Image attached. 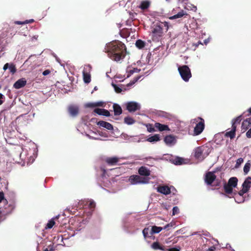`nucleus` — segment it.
I'll return each mask as SVG.
<instances>
[{
	"mask_svg": "<svg viewBox=\"0 0 251 251\" xmlns=\"http://www.w3.org/2000/svg\"><path fill=\"white\" fill-rule=\"evenodd\" d=\"M169 29L168 23L166 22H157L151 26V33L153 37H161L164 32Z\"/></svg>",
	"mask_w": 251,
	"mask_h": 251,
	"instance_id": "2",
	"label": "nucleus"
},
{
	"mask_svg": "<svg viewBox=\"0 0 251 251\" xmlns=\"http://www.w3.org/2000/svg\"><path fill=\"white\" fill-rule=\"evenodd\" d=\"M149 230V228L148 227H146L143 230L142 232H143L144 237L145 239L147 238L148 237L150 236L149 235V233H148Z\"/></svg>",
	"mask_w": 251,
	"mask_h": 251,
	"instance_id": "40",
	"label": "nucleus"
},
{
	"mask_svg": "<svg viewBox=\"0 0 251 251\" xmlns=\"http://www.w3.org/2000/svg\"><path fill=\"white\" fill-rule=\"evenodd\" d=\"M151 247L152 249L154 250H160L162 251H166V248L164 246L161 245L158 242H153Z\"/></svg>",
	"mask_w": 251,
	"mask_h": 251,
	"instance_id": "18",
	"label": "nucleus"
},
{
	"mask_svg": "<svg viewBox=\"0 0 251 251\" xmlns=\"http://www.w3.org/2000/svg\"><path fill=\"white\" fill-rule=\"evenodd\" d=\"M87 107H95L97 106H101L100 102H96V103H87L85 105Z\"/></svg>",
	"mask_w": 251,
	"mask_h": 251,
	"instance_id": "36",
	"label": "nucleus"
},
{
	"mask_svg": "<svg viewBox=\"0 0 251 251\" xmlns=\"http://www.w3.org/2000/svg\"><path fill=\"white\" fill-rule=\"evenodd\" d=\"M50 73V71L49 70H46L43 72V75H47Z\"/></svg>",
	"mask_w": 251,
	"mask_h": 251,
	"instance_id": "53",
	"label": "nucleus"
},
{
	"mask_svg": "<svg viewBox=\"0 0 251 251\" xmlns=\"http://www.w3.org/2000/svg\"><path fill=\"white\" fill-rule=\"evenodd\" d=\"M220 181H219V182H217L216 183V184L215 185H214L216 186H220Z\"/></svg>",
	"mask_w": 251,
	"mask_h": 251,
	"instance_id": "63",
	"label": "nucleus"
},
{
	"mask_svg": "<svg viewBox=\"0 0 251 251\" xmlns=\"http://www.w3.org/2000/svg\"><path fill=\"white\" fill-rule=\"evenodd\" d=\"M164 141L167 145H173L176 142L175 137L171 135L166 136L164 138Z\"/></svg>",
	"mask_w": 251,
	"mask_h": 251,
	"instance_id": "16",
	"label": "nucleus"
},
{
	"mask_svg": "<svg viewBox=\"0 0 251 251\" xmlns=\"http://www.w3.org/2000/svg\"><path fill=\"white\" fill-rule=\"evenodd\" d=\"M91 71H92V67L90 65H89V64L85 65L84 66L82 73L91 74Z\"/></svg>",
	"mask_w": 251,
	"mask_h": 251,
	"instance_id": "31",
	"label": "nucleus"
},
{
	"mask_svg": "<svg viewBox=\"0 0 251 251\" xmlns=\"http://www.w3.org/2000/svg\"><path fill=\"white\" fill-rule=\"evenodd\" d=\"M9 207H10V210L9 212H7V214L11 213V212H12V210L14 209V208H15V206H14L13 204H10V205H9Z\"/></svg>",
	"mask_w": 251,
	"mask_h": 251,
	"instance_id": "51",
	"label": "nucleus"
},
{
	"mask_svg": "<svg viewBox=\"0 0 251 251\" xmlns=\"http://www.w3.org/2000/svg\"><path fill=\"white\" fill-rule=\"evenodd\" d=\"M5 99V97L3 95H2L1 93H0V105H1L3 102H4V99Z\"/></svg>",
	"mask_w": 251,
	"mask_h": 251,
	"instance_id": "47",
	"label": "nucleus"
},
{
	"mask_svg": "<svg viewBox=\"0 0 251 251\" xmlns=\"http://www.w3.org/2000/svg\"><path fill=\"white\" fill-rule=\"evenodd\" d=\"M251 177H248L247 178L243 183L242 184V188L249 191L251 187Z\"/></svg>",
	"mask_w": 251,
	"mask_h": 251,
	"instance_id": "21",
	"label": "nucleus"
},
{
	"mask_svg": "<svg viewBox=\"0 0 251 251\" xmlns=\"http://www.w3.org/2000/svg\"><path fill=\"white\" fill-rule=\"evenodd\" d=\"M154 127L157 128L160 131L169 130V128L167 125H163L159 123H155Z\"/></svg>",
	"mask_w": 251,
	"mask_h": 251,
	"instance_id": "20",
	"label": "nucleus"
},
{
	"mask_svg": "<svg viewBox=\"0 0 251 251\" xmlns=\"http://www.w3.org/2000/svg\"><path fill=\"white\" fill-rule=\"evenodd\" d=\"M215 250H216V248L213 246H212V247L209 248L207 250V251H214Z\"/></svg>",
	"mask_w": 251,
	"mask_h": 251,
	"instance_id": "55",
	"label": "nucleus"
},
{
	"mask_svg": "<svg viewBox=\"0 0 251 251\" xmlns=\"http://www.w3.org/2000/svg\"><path fill=\"white\" fill-rule=\"evenodd\" d=\"M138 172L140 176H148L151 175L150 170L145 166L140 167Z\"/></svg>",
	"mask_w": 251,
	"mask_h": 251,
	"instance_id": "11",
	"label": "nucleus"
},
{
	"mask_svg": "<svg viewBox=\"0 0 251 251\" xmlns=\"http://www.w3.org/2000/svg\"><path fill=\"white\" fill-rule=\"evenodd\" d=\"M235 201L238 203H241L244 201L243 197H239L238 196L235 198Z\"/></svg>",
	"mask_w": 251,
	"mask_h": 251,
	"instance_id": "46",
	"label": "nucleus"
},
{
	"mask_svg": "<svg viewBox=\"0 0 251 251\" xmlns=\"http://www.w3.org/2000/svg\"><path fill=\"white\" fill-rule=\"evenodd\" d=\"M115 115H120L122 113L121 107L118 104L114 103L113 105Z\"/></svg>",
	"mask_w": 251,
	"mask_h": 251,
	"instance_id": "22",
	"label": "nucleus"
},
{
	"mask_svg": "<svg viewBox=\"0 0 251 251\" xmlns=\"http://www.w3.org/2000/svg\"><path fill=\"white\" fill-rule=\"evenodd\" d=\"M211 149L208 146L202 145L194 150V156L198 160L202 161L211 152Z\"/></svg>",
	"mask_w": 251,
	"mask_h": 251,
	"instance_id": "3",
	"label": "nucleus"
},
{
	"mask_svg": "<svg viewBox=\"0 0 251 251\" xmlns=\"http://www.w3.org/2000/svg\"><path fill=\"white\" fill-rule=\"evenodd\" d=\"M244 160L242 158H238L236 161L235 168H238L243 162Z\"/></svg>",
	"mask_w": 251,
	"mask_h": 251,
	"instance_id": "43",
	"label": "nucleus"
},
{
	"mask_svg": "<svg viewBox=\"0 0 251 251\" xmlns=\"http://www.w3.org/2000/svg\"><path fill=\"white\" fill-rule=\"evenodd\" d=\"M97 124L100 126L104 127L109 130L113 129V126L111 124L103 121H100L97 122Z\"/></svg>",
	"mask_w": 251,
	"mask_h": 251,
	"instance_id": "13",
	"label": "nucleus"
},
{
	"mask_svg": "<svg viewBox=\"0 0 251 251\" xmlns=\"http://www.w3.org/2000/svg\"><path fill=\"white\" fill-rule=\"evenodd\" d=\"M251 126V118L244 120L242 124V130L244 131L247 130Z\"/></svg>",
	"mask_w": 251,
	"mask_h": 251,
	"instance_id": "14",
	"label": "nucleus"
},
{
	"mask_svg": "<svg viewBox=\"0 0 251 251\" xmlns=\"http://www.w3.org/2000/svg\"><path fill=\"white\" fill-rule=\"evenodd\" d=\"M160 140V135L159 134H155L153 136L149 137L147 139V141L149 142H154L159 141Z\"/></svg>",
	"mask_w": 251,
	"mask_h": 251,
	"instance_id": "27",
	"label": "nucleus"
},
{
	"mask_svg": "<svg viewBox=\"0 0 251 251\" xmlns=\"http://www.w3.org/2000/svg\"><path fill=\"white\" fill-rule=\"evenodd\" d=\"M9 65V63H6V64L4 65V66H3V70H4V71H6V70L8 68Z\"/></svg>",
	"mask_w": 251,
	"mask_h": 251,
	"instance_id": "56",
	"label": "nucleus"
},
{
	"mask_svg": "<svg viewBox=\"0 0 251 251\" xmlns=\"http://www.w3.org/2000/svg\"><path fill=\"white\" fill-rule=\"evenodd\" d=\"M225 136L227 137H229L231 139H232L235 136V132L233 131V130H232L229 131H227L225 133Z\"/></svg>",
	"mask_w": 251,
	"mask_h": 251,
	"instance_id": "34",
	"label": "nucleus"
},
{
	"mask_svg": "<svg viewBox=\"0 0 251 251\" xmlns=\"http://www.w3.org/2000/svg\"><path fill=\"white\" fill-rule=\"evenodd\" d=\"M55 224V222L53 220H51L48 223L46 228H51Z\"/></svg>",
	"mask_w": 251,
	"mask_h": 251,
	"instance_id": "39",
	"label": "nucleus"
},
{
	"mask_svg": "<svg viewBox=\"0 0 251 251\" xmlns=\"http://www.w3.org/2000/svg\"><path fill=\"white\" fill-rule=\"evenodd\" d=\"M119 158L117 157H107L105 159V162L109 165H115L119 162Z\"/></svg>",
	"mask_w": 251,
	"mask_h": 251,
	"instance_id": "15",
	"label": "nucleus"
},
{
	"mask_svg": "<svg viewBox=\"0 0 251 251\" xmlns=\"http://www.w3.org/2000/svg\"><path fill=\"white\" fill-rule=\"evenodd\" d=\"M15 23L16 24H18V25H23V24H25V21L24 22H21V21H16L15 22Z\"/></svg>",
	"mask_w": 251,
	"mask_h": 251,
	"instance_id": "58",
	"label": "nucleus"
},
{
	"mask_svg": "<svg viewBox=\"0 0 251 251\" xmlns=\"http://www.w3.org/2000/svg\"><path fill=\"white\" fill-rule=\"evenodd\" d=\"M150 5L151 2L149 0H143L141 2V3L138 7L142 10H146L150 7Z\"/></svg>",
	"mask_w": 251,
	"mask_h": 251,
	"instance_id": "17",
	"label": "nucleus"
},
{
	"mask_svg": "<svg viewBox=\"0 0 251 251\" xmlns=\"http://www.w3.org/2000/svg\"><path fill=\"white\" fill-rule=\"evenodd\" d=\"M112 86H113V87L115 91L117 93H120L122 92V89L121 88H120L119 87H118L116 84L112 83Z\"/></svg>",
	"mask_w": 251,
	"mask_h": 251,
	"instance_id": "38",
	"label": "nucleus"
},
{
	"mask_svg": "<svg viewBox=\"0 0 251 251\" xmlns=\"http://www.w3.org/2000/svg\"><path fill=\"white\" fill-rule=\"evenodd\" d=\"M178 71L181 78L185 82L188 81L192 76L190 69L187 65L178 67Z\"/></svg>",
	"mask_w": 251,
	"mask_h": 251,
	"instance_id": "5",
	"label": "nucleus"
},
{
	"mask_svg": "<svg viewBox=\"0 0 251 251\" xmlns=\"http://www.w3.org/2000/svg\"><path fill=\"white\" fill-rule=\"evenodd\" d=\"M135 45L138 48L141 49L145 47V43L143 41L139 39L136 41Z\"/></svg>",
	"mask_w": 251,
	"mask_h": 251,
	"instance_id": "30",
	"label": "nucleus"
},
{
	"mask_svg": "<svg viewBox=\"0 0 251 251\" xmlns=\"http://www.w3.org/2000/svg\"><path fill=\"white\" fill-rule=\"evenodd\" d=\"M169 226H172L170 225V224H167L163 228V229H167Z\"/></svg>",
	"mask_w": 251,
	"mask_h": 251,
	"instance_id": "60",
	"label": "nucleus"
},
{
	"mask_svg": "<svg viewBox=\"0 0 251 251\" xmlns=\"http://www.w3.org/2000/svg\"><path fill=\"white\" fill-rule=\"evenodd\" d=\"M4 199V193L3 192H0V203Z\"/></svg>",
	"mask_w": 251,
	"mask_h": 251,
	"instance_id": "50",
	"label": "nucleus"
},
{
	"mask_svg": "<svg viewBox=\"0 0 251 251\" xmlns=\"http://www.w3.org/2000/svg\"><path fill=\"white\" fill-rule=\"evenodd\" d=\"M68 110L70 115L73 117L76 116L78 113V108L75 106L71 105L69 106Z\"/></svg>",
	"mask_w": 251,
	"mask_h": 251,
	"instance_id": "19",
	"label": "nucleus"
},
{
	"mask_svg": "<svg viewBox=\"0 0 251 251\" xmlns=\"http://www.w3.org/2000/svg\"><path fill=\"white\" fill-rule=\"evenodd\" d=\"M34 21L33 19H30L29 20L25 21V24L32 23L34 22Z\"/></svg>",
	"mask_w": 251,
	"mask_h": 251,
	"instance_id": "57",
	"label": "nucleus"
},
{
	"mask_svg": "<svg viewBox=\"0 0 251 251\" xmlns=\"http://www.w3.org/2000/svg\"><path fill=\"white\" fill-rule=\"evenodd\" d=\"M238 179L236 177H232L230 178L228 181L227 184L232 186L233 187H236L237 185Z\"/></svg>",
	"mask_w": 251,
	"mask_h": 251,
	"instance_id": "24",
	"label": "nucleus"
},
{
	"mask_svg": "<svg viewBox=\"0 0 251 251\" xmlns=\"http://www.w3.org/2000/svg\"><path fill=\"white\" fill-rule=\"evenodd\" d=\"M242 115H240L236 117V118L233 119L232 120V123H235L236 125H239L241 121H242Z\"/></svg>",
	"mask_w": 251,
	"mask_h": 251,
	"instance_id": "37",
	"label": "nucleus"
},
{
	"mask_svg": "<svg viewBox=\"0 0 251 251\" xmlns=\"http://www.w3.org/2000/svg\"><path fill=\"white\" fill-rule=\"evenodd\" d=\"M150 127H148V130L150 132L155 131L154 127H152L151 125H149Z\"/></svg>",
	"mask_w": 251,
	"mask_h": 251,
	"instance_id": "48",
	"label": "nucleus"
},
{
	"mask_svg": "<svg viewBox=\"0 0 251 251\" xmlns=\"http://www.w3.org/2000/svg\"><path fill=\"white\" fill-rule=\"evenodd\" d=\"M132 69L134 71V73H139V71H140V70L138 69L137 68H133Z\"/></svg>",
	"mask_w": 251,
	"mask_h": 251,
	"instance_id": "59",
	"label": "nucleus"
},
{
	"mask_svg": "<svg viewBox=\"0 0 251 251\" xmlns=\"http://www.w3.org/2000/svg\"><path fill=\"white\" fill-rule=\"evenodd\" d=\"M237 125H236L235 123H232V130H233V131L236 132V128H237Z\"/></svg>",
	"mask_w": 251,
	"mask_h": 251,
	"instance_id": "49",
	"label": "nucleus"
},
{
	"mask_svg": "<svg viewBox=\"0 0 251 251\" xmlns=\"http://www.w3.org/2000/svg\"><path fill=\"white\" fill-rule=\"evenodd\" d=\"M83 81L85 83H89L91 82V74L82 73Z\"/></svg>",
	"mask_w": 251,
	"mask_h": 251,
	"instance_id": "29",
	"label": "nucleus"
},
{
	"mask_svg": "<svg viewBox=\"0 0 251 251\" xmlns=\"http://www.w3.org/2000/svg\"><path fill=\"white\" fill-rule=\"evenodd\" d=\"M26 84V80L25 78H22L16 81L13 85V87L15 88L18 89L24 87Z\"/></svg>",
	"mask_w": 251,
	"mask_h": 251,
	"instance_id": "10",
	"label": "nucleus"
},
{
	"mask_svg": "<svg viewBox=\"0 0 251 251\" xmlns=\"http://www.w3.org/2000/svg\"><path fill=\"white\" fill-rule=\"evenodd\" d=\"M246 136L248 138H251V128L247 132Z\"/></svg>",
	"mask_w": 251,
	"mask_h": 251,
	"instance_id": "52",
	"label": "nucleus"
},
{
	"mask_svg": "<svg viewBox=\"0 0 251 251\" xmlns=\"http://www.w3.org/2000/svg\"><path fill=\"white\" fill-rule=\"evenodd\" d=\"M216 171L208 172L206 173L204 177L205 182L208 185H210L216 180V176L215 175Z\"/></svg>",
	"mask_w": 251,
	"mask_h": 251,
	"instance_id": "7",
	"label": "nucleus"
},
{
	"mask_svg": "<svg viewBox=\"0 0 251 251\" xmlns=\"http://www.w3.org/2000/svg\"><path fill=\"white\" fill-rule=\"evenodd\" d=\"M191 123L196 124L194 129V135H200L204 130L205 125L204 121L201 117H197L191 120Z\"/></svg>",
	"mask_w": 251,
	"mask_h": 251,
	"instance_id": "4",
	"label": "nucleus"
},
{
	"mask_svg": "<svg viewBox=\"0 0 251 251\" xmlns=\"http://www.w3.org/2000/svg\"><path fill=\"white\" fill-rule=\"evenodd\" d=\"M157 191L164 195H168L171 193V188L166 185L159 186L157 187Z\"/></svg>",
	"mask_w": 251,
	"mask_h": 251,
	"instance_id": "9",
	"label": "nucleus"
},
{
	"mask_svg": "<svg viewBox=\"0 0 251 251\" xmlns=\"http://www.w3.org/2000/svg\"><path fill=\"white\" fill-rule=\"evenodd\" d=\"M94 112L99 115H103L106 117H109L110 116L109 111L105 109L95 108Z\"/></svg>",
	"mask_w": 251,
	"mask_h": 251,
	"instance_id": "12",
	"label": "nucleus"
},
{
	"mask_svg": "<svg viewBox=\"0 0 251 251\" xmlns=\"http://www.w3.org/2000/svg\"><path fill=\"white\" fill-rule=\"evenodd\" d=\"M8 68L10 71V72L12 74H14L17 71L15 65H14L13 63L10 64Z\"/></svg>",
	"mask_w": 251,
	"mask_h": 251,
	"instance_id": "35",
	"label": "nucleus"
},
{
	"mask_svg": "<svg viewBox=\"0 0 251 251\" xmlns=\"http://www.w3.org/2000/svg\"><path fill=\"white\" fill-rule=\"evenodd\" d=\"M185 15L187 16V14L185 13L183 10H181V11L179 12L177 14L170 17L169 19L171 20L176 19L177 18H181Z\"/></svg>",
	"mask_w": 251,
	"mask_h": 251,
	"instance_id": "25",
	"label": "nucleus"
},
{
	"mask_svg": "<svg viewBox=\"0 0 251 251\" xmlns=\"http://www.w3.org/2000/svg\"><path fill=\"white\" fill-rule=\"evenodd\" d=\"M163 229V227L160 226H152L151 231V234L152 235L154 233H158L160 232Z\"/></svg>",
	"mask_w": 251,
	"mask_h": 251,
	"instance_id": "28",
	"label": "nucleus"
},
{
	"mask_svg": "<svg viewBox=\"0 0 251 251\" xmlns=\"http://www.w3.org/2000/svg\"><path fill=\"white\" fill-rule=\"evenodd\" d=\"M133 73H134V72L133 69L129 70V71H128V74L127 77H129Z\"/></svg>",
	"mask_w": 251,
	"mask_h": 251,
	"instance_id": "54",
	"label": "nucleus"
},
{
	"mask_svg": "<svg viewBox=\"0 0 251 251\" xmlns=\"http://www.w3.org/2000/svg\"><path fill=\"white\" fill-rule=\"evenodd\" d=\"M88 207L90 209H93L95 207V203L93 201H89L88 202Z\"/></svg>",
	"mask_w": 251,
	"mask_h": 251,
	"instance_id": "45",
	"label": "nucleus"
},
{
	"mask_svg": "<svg viewBox=\"0 0 251 251\" xmlns=\"http://www.w3.org/2000/svg\"><path fill=\"white\" fill-rule=\"evenodd\" d=\"M130 17L133 19L134 18V14L130 13Z\"/></svg>",
	"mask_w": 251,
	"mask_h": 251,
	"instance_id": "61",
	"label": "nucleus"
},
{
	"mask_svg": "<svg viewBox=\"0 0 251 251\" xmlns=\"http://www.w3.org/2000/svg\"><path fill=\"white\" fill-rule=\"evenodd\" d=\"M44 251H53V249L52 248H50V250H48V248H46Z\"/></svg>",
	"mask_w": 251,
	"mask_h": 251,
	"instance_id": "62",
	"label": "nucleus"
},
{
	"mask_svg": "<svg viewBox=\"0 0 251 251\" xmlns=\"http://www.w3.org/2000/svg\"><path fill=\"white\" fill-rule=\"evenodd\" d=\"M248 191L242 188V190H240L238 193V196L239 197H243V196L244 194L248 192Z\"/></svg>",
	"mask_w": 251,
	"mask_h": 251,
	"instance_id": "41",
	"label": "nucleus"
},
{
	"mask_svg": "<svg viewBox=\"0 0 251 251\" xmlns=\"http://www.w3.org/2000/svg\"><path fill=\"white\" fill-rule=\"evenodd\" d=\"M166 251H180V247L177 246L176 247L170 248L169 249L166 248Z\"/></svg>",
	"mask_w": 251,
	"mask_h": 251,
	"instance_id": "42",
	"label": "nucleus"
},
{
	"mask_svg": "<svg viewBox=\"0 0 251 251\" xmlns=\"http://www.w3.org/2000/svg\"><path fill=\"white\" fill-rule=\"evenodd\" d=\"M179 213V209L177 206H174L173 208V215L177 214Z\"/></svg>",
	"mask_w": 251,
	"mask_h": 251,
	"instance_id": "44",
	"label": "nucleus"
},
{
	"mask_svg": "<svg viewBox=\"0 0 251 251\" xmlns=\"http://www.w3.org/2000/svg\"><path fill=\"white\" fill-rule=\"evenodd\" d=\"M124 122L127 125H132L135 122V121L130 117H126L124 118Z\"/></svg>",
	"mask_w": 251,
	"mask_h": 251,
	"instance_id": "33",
	"label": "nucleus"
},
{
	"mask_svg": "<svg viewBox=\"0 0 251 251\" xmlns=\"http://www.w3.org/2000/svg\"><path fill=\"white\" fill-rule=\"evenodd\" d=\"M104 51L111 60L117 62L123 60L127 52L126 45L119 40H114L106 44Z\"/></svg>",
	"mask_w": 251,
	"mask_h": 251,
	"instance_id": "1",
	"label": "nucleus"
},
{
	"mask_svg": "<svg viewBox=\"0 0 251 251\" xmlns=\"http://www.w3.org/2000/svg\"><path fill=\"white\" fill-rule=\"evenodd\" d=\"M248 112L251 114V107L248 109Z\"/></svg>",
	"mask_w": 251,
	"mask_h": 251,
	"instance_id": "64",
	"label": "nucleus"
},
{
	"mask_svg": "<svg viewBox=\"0 0 251 251\" xmlns=\"http://www.w3.org/2000/svg\"><path fill=\"white\" fill-rule=\"evenodd\" d=\"M251 166V164L250 163V161H248L245 165L244 167V173L245 174H247L248 172L250 171V168Z\"/></svg>",
	"mask_w": 251,
	"mask_h": 251,
	"instance_id": "32",
	"label": "nucleus"
},
{
	"mask_svg": "<svg viewBox=\"0 0 251 251\" xmlns=\"http://www.w3.org/2000/svg\"><path fill=\"white\" fill-rule=\"evenodd\" d=\"M140 105L135 102H129L127 103L126 108L129 112H135L140 109Z\"/></svg>",
	"mask_w": 251,
	"mask_h": 251,
	"instance_id": "8",
	"label": "nucleus"
},
{
	"mask_svg": "<svg viewBox=\"0 0 251 251\" xmlns=\"http://www.w3.org/2000/svg\"><path fill=\"white\" fill-rule=\"evenodd\" d=\"M184 160L183 158L180 157H176L172 159V162L176 165H182L184 163Z\"/></svg>",
	"mask_w": 251,
	"mask_h": 251,
	"instance_id": "26",
	"label": "nucleus"
},
{
	"mask_svg": "<svg viewBox=\"0 0 251 251\" xmlns=\"http://www.w3.org/2000/svg\"><path fill=\"white\" fill-rule=\"evenodd\" d=\"M128 180L132 185L147 184L149 182L150 178L148 177H142L139 175H133L129 177Z\"/></svg>",
	"mask_w": 251,
	"mask_h": 251,
	"instance_id": "6",
	"label": "nucleus"
},
{
	"mask_svg": "<svg viewBox=\"0 0 251 251\" xmlns=\"http://www.w3.org/2000/svg\"><path fill=\"white\" fill-rule=\"evenodd\" d=\"M233 188L232 186L226 183L224 185V189L226 194H232L233 193Z\"/></svg>",
	"mask_w": 251,
	"mask_h": 251,
	"instance_id": "23",
	"label": "nucleus"
}]
</instances>
